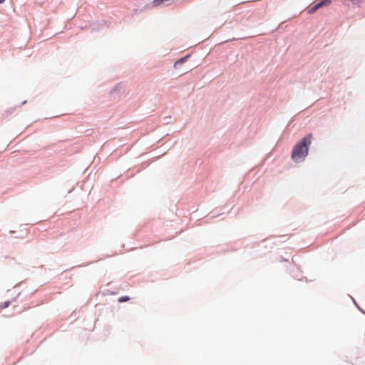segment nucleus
<instances>
[{"label":"nucleus","mask_w":365,"mask_h":365,"mask_svg":"<svg viewBox=\"0 0 365 365\" xmlns=\"http://www.w3.org/2000/svg\"><path fill=\"white\" fill-rule=\"evenodd\" d=\"M5 1V0H0V4H2Z\"/></svg>","instance_id":"6e6552de"},{"label":"nucleus","mask_w":365,"mask_h":365,"mask_svg":"<svg viewBox=\"0 0 365 365\" xmlns=\"http://www.w3.org/2000/svg\"><path fill=\"white\" fill-rule=\"evenodd\" d=\"M319 6L317 4H315L314 6H312V8H309L307 9V13L309 14H314V12H316L318 9H319Z\"/></svg>","instance_id":"20e7f679"},{"label":"nucleus","mask_w":365,"mask_h":365,"mask_svg":"<svg viewBox=\"0 0 365 365\" xmlns=\"http://www.w3.org/2000/svg\"><path fill=\"white\" fill-rule=\"evenodd\" d=\"M331 4V0H322L320 2L317 4L319 8H322L323 6H329Z\"/></svg>","instance_id":"f03ea898"},{"label":"nucleus","mask_w":365,"mask_h":365,"mask_svg":"<svg viewBox=\"0 0 365 365\" xmlns=\"http://www.w3.org/2000/svg\"><path fill=\"white\" fill-rule=\"evenodd\" d=\"M129 300V297H127V296H125V297H121L118 299V302H127Z\"/></svg>","instance_id":"423d86ee"},{"label":"nucleus","mask_w":365,"mask_h":365,"mask_svg":"<svg viewBox=\"0 0 365 365\" xmlns=\"http://www.w3.org/2000/svg\"><path fill=\"white\" fill-rule=\"evenodd\" d=\"M187 58V56H186V57H185V58H181L180 60H179V61H176V62H175V66H176V65H177V64H178V63H181L184 62V61H185Z\"/></svg>","instance_id":"0eeeda50"},{"label":"nucleus","mask_w":365,"mask_h":365,"mask_svg":"<svg viewBox=\"0 0 365 365\" xmlns=\"http://www.w3.org/2000/svg\"><path fill=\"white\" fill-rule=\"evenodd\" d=\"M348 0H344V4H347ZM349 1L351 2V4L357 7H361L362 4L361 0H349Z\"/></svg>","instance_id":"7ed1b4c3"},{"label":"nucleus","mask_w":365,"mask_h":365,"mask_svg":"<svg viewBox=\"0 0 365 365\" xmlns=\"http://www.w3.org/2000/svg\"><path fill=\"white\" fill-rule=\"evenodd\" d=\"M312 135L305 136L301 142L298 143L293 148L292 158L297 162L302 158H305L308 154V146L311 144Z\"/></svg>","instance_id":"f257e3e1"},{"label":"nucleus","mask_w":365,"mask_h":365,"mask_svg":"<svg viewBox=\"0 0 365 365\" xmlns=\"http://www.w3.org/2000/svg\"><path fill=\"white\" fill-rule=\"evenodd\" d=\"M9 304H10V302L9 301L4 302L0 304V309H4L8 307L9 306Z\"/></svg>","instance_id":"39448f33"}]
</instances>
